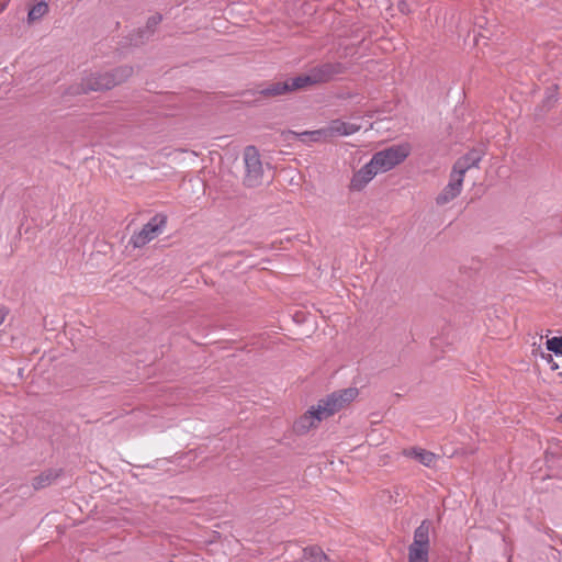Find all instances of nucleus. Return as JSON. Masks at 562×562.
Returning <instances> with one entry per match:
<instances>
[{"mask_svg":"<svg viewBox=\"0 0 562 562\" xmlns=\"http://www.w3.org/2000/svg\"><path fill=\"white\" fill-rule=\"evenodd\" d=\"M132 75L133 67L131 66H120L105 72H92L82 78L81 91L88 93L91 91L110 90L126 81Z\"/></svg>","mask_w":562,"mask_h":562,"instance_id":"1","label":"nucleus"},{"mask_svg":"<svg viewBox=\"0 0 562 562\" xmlns=\"http://www.w3.org/2000/svg\"><path fill=\"white\" fill-rule=\"evenodd\" d=\"M358 394L359 392L356 387H348L336 391L319 400L315 408L317 409V413L321 415V417L326 419L342 409L347 404L351 403L358 396Z\"/></svg>","mask_w":562,"mask_h":562,"instance_id":"2","label":"nucleus"},{"mask_svg":"<svg viewBox=\"0 0 562 562\" xmlns=\"http://www.w3.org/2000/svg\"><path fill=\"white\" fill-rule=\"evenodd\" d=\"M411 154L408 143L395 144L372 156V165H375L380 172H386L403 162Z\"/></svg>","mask_w":562,"mask_h":562,"instance_id":"3","label":"nucleus"},{"mask_svg":"<svg viewBox=\"0 0 562 562\" xmlns=\"http://www.w3.org/2000/svg\"><path fill=\"white\" fill-rule=\"evenodd\" d=\"M166 224L167 216L164 214H156L142 227L139 232L132 235L128 245H132L134 248L144 247L164 232Z\"/></svg>","mask_w":562,"mask_h":562,"instance_id":"4","label":"nucleus"},{"mask_svg":"<svg viewBox=\"0 0 562 562\" xmlns=\"http://www.w3.org/2000/svg\"><path fill=\"white\" fill-rule=\"evenodd\" d=\"M246 175L244 182L247 187H256L260 183L263 169L260 156L255 146H247L244 151Z\"/></svg>","mask_w":562,"mask_h":562,"instance_id":"5","label":"nucleus"},{"mask_svg":"<svg viewBox=\"0 0 562 562\" xmlns=\"http://www.w3.org/2000/svg\"><path fill=\"white\" fill-rule=\"evenodd\" d=\"M346 70L347 67L339 61H327L311 68L316 85L329 82Z\"/></svg>","mask_w":562,"mask_h":562,"instance_id":"6","label":"nucleus"},{"mask_svg":"<svg viewBox=\"0 0 562 562\" xmlns=\"http://www.w3.org/2000/svg\"><path fill=\"white\" fill-rule=\"evenodd\" d=\"M483 157L484 151L482 149L473 148L456 160L451 171L464 178V175L469 169L479 167Z\"/></svg>","mask_w":562,"mask_h":562,"instance_id":"7","label":"nucleus"},{"mask_svg":"<svg viewBox=\"0 0 562 562\" xmlns=\"http://www.w3.org/2000/svg\"><path fill=\"white\" fill-rule=\"evenodd\" d=\"M463 177L451 171L449 183L443 188V190L436 198V203L438 205H445L456 199L462 190Z\"/></svg>","mask_w":562,"mask_h":562,"instance_id":"8","label":"nucleus"},{"mask_svg":"<svg viewBox=\"0 0 562 562\" xmlns=\"http://www.w3.org/2000/svg\"><path fill=\"white\" fill-rule=\"evenodd\" d=\"M379 172L376 166L372 165L371 159L353 175L350 189L355 191L362 190Z\"/></svg>","mask_w":562,"mask_h":562,"instance_id":"9","label":"nucleus"},{"mask_svg":"<svg viewBox=\"0 0 562 562\" xmlns=\"http://www.w3.org/2000/svg\"><path fill=\"white\" fill-rule=\"evenodd\" d=\"M323 420L321 415L317 413L315 406H312L303 416H301L294 423V430L299 435H303L307 432L311 428L317 426V424Z\"/></svg>","mask_w":562,"mask_h":562,"instance_id":"10","label":"nucleus"},{"mask_svg":"<svg viewBox=\"0 0 562 562\" xmlns=\"http://www.w3.org/2000/svg\"><path fill=\"white\" fill-rule=\"evenodd\" d=\"M162 21V15L156 13L147 19L146 26L144 29L137 30V32L132 36L131 41L134 42L135 45L144 43V41L148 40L153 36L156 26Z\"/></svg>","mask_w":562,"mask_h":562,"instance_id":"11","label":"nucleus"},{"mask_svg":"<svg viewBox=\"0 0 562 562\" xmlns=\"http://www.w3.org/2000/svg\"><path fill=\"white\" fill-rule=\"evenodd\" d=\"M63 469H46L32 480V486L35 491L43 490L52 485L57 479L63 475Z\"/></svg>","mask_w":562,"mask_h":562,"instance_id":"12","label":"nucleus"},{"mask_svg":"<svg viewBox=\"0 0 562 562\" xmlns=\"http://www.w3.org/2000/svg\"><path fill=\"white\" fill-rule=\"evenodd\" d=\"M330 137L335 135L348 136L357 133L361 126L350 122L334 120L328 125Z\"/></svg>","mask_w":562,"mask_h":562,"instance_id":"13","label":"nucleus"},{"mask_svg":"<svg viewBox=\"0 0 562 562\" xmlns=\"http://www.w3.org/2000/svg\"><path fill=\"white\" fill-rule=\"evenodd\" d=\"M431 522L427 519L415 529L413 542L409 546L430 548L429 531Z\"/></svg>","mask_w":562,"mask_h":562,"instance_id":"14","label":"nucleus"},{"mask_svg":"<svg viewBox=\"0 0 562 562\" xmlns=\"http://www.w3.org/2000/svg\"><path fill=\"white\" fill-rule=\"evenodd\" d=\"M48 1L49 0H32V4L27 13L29 24H34L35 22H38L43 16H45L48 13Z\"/></svg>","mask_w":562,"mask_h":562,"instance_id":"15","label":"nucleus"},{"mask_svg":"<svg viewBox=\"0 0 562 562\" xmlns=\"http://www.w3.org/2000/svg\"><path fill=\"white\" fill-rule=\"evenodd\" d=\"M404 454L418 460L422 464L428 468L432 467L437 459L435 453L422 448H411L405 450Z\"/></svg>","mask_w":562,"mask_h":562,"instance_id":"16","label":"nucleus"},{"mask_svg":"<svg viewBox=\"0 0 562 562\" xmlns=\"http://www.w3.org/2000/svg\"><path fill=\"white\" fill-rule=\"evenodd\" d=\"M289 92L291 91L288 85V80L268 83L265 88L259 90V94L266 98L280 97Z\"/></svg>","mask_w":562,"mask_h":562,"instance_id":"17","label":"nucleus"},{"mask_svg":"<svg viewBox=\"0 0 562 562\" xmlns=\"http://www.w3.org/2000/svg\"><path fill=\"white\" fill-rule=\"evenodd\" d=\"M286 80L291 92L316 85L314 82L311 69L308 70L307 74H303L294 78H288Z\"/></svg>","mask_w":562,"mask_h":562,"instance_id":"18","label":"nucleus"},{"mask_svg":"<svg viewBox=\"0 0 562 562\" xmlns=\"http://www.w3.org/2000/svg\"><path fill=\"white\" fill-rule=\"evenodd\" d=\"M429 548L408 546V562H428Z\"/></svg>","mask_w":562,"mask_h":562,"instance_id":"19","label":"nucleus"},{"mask_svg":"<svg viewBox=\"0 0 562 562\" xmlns=\"http://www.w3.org/2000/svg\"><path fill=\"white\" fill-rule=\"evenodd\" d=\"M304 558L306 562H329L327 555L318 547L304 549Z\"/></svg>","mask_w":562,"mask_h":562,"instance_id":"20","label":"nucleus"},{"mask_svg":"<svg viewBox=\"0 0 562 562\" xmlns=\"http://www.w3.org/2000/svg\"><path fill=\"white\" fill-rule=\"evenodd\" d=\"M299 136H301L302 139H304L305 137H308L310 140H312V142H319L321 139H326V138L330 137L329 127L327 126L326 128H321V130H316V131H305V132L299 134Z\"/></svg>","mask_w":562,"mask_h":562,"instance_id":"21","label":"nucleus"},{"mask_svg":"<svg viewBox=\"0 0 562 562\" xmlns=\"http://www.w3.org/2000/svg\"><path fill=\"white\" fill-rule=\"evenodd\" d=\"M558 100V86L549 87L546 91V98L543 100V105L547 108H551Z\"/></svg>","mask_w":562,"mask_h":562,"instance_id":"22","label":"nucleus"},{"mask_svg":"<svg viewBox=\"0 0 562 562\" xmlns=\"http://www.w3.org/2000/svg\"><path fill=\"white\" fill-rule=\"evenodd\" d=\"M547 349L557 356H562V337H552L547 340Z\"/></svg>","mask_w":562,"mask_h":562,"instance_id":"23","label":"nucleus"},{"mask_svg":"<svg viewBox=\"0 0 562 562\" xmlns=\"http://www.w3.org/2000/svg\"><path fill=\"white\" fill-rule=\"evenodd\" d=\"M398 9H400V11H401L402 13H405V14H407V13H409V12H411V10H409L408 4H407V2H406V1H401V2H398Z\"/></svg>","mask_w":562,"mask_h":562,"instance_id":"24","label":"nucleus"},{"mask_svg":"<svg viewBox=\"0 0 562 562\" xmlns=\"http://www.w3.org/2000/svg\"><path fill=\"white\" fill-rule=\"evenodd\" d=\"M8 313H9V310L7 307L0 306V325L3 324Z\"/></svg>","mask_w":562,"mask_h":562,"instance_id":"25","label":"nucleus"}]
</instances>
